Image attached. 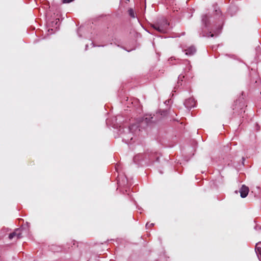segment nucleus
<instances>
[{
	"label": "nucleus",
	"instance_id": "423d86ee",
	"mask_svg": "<svg viewBox=\"0 0 261 261\" xmlns=\"http://www.w3.org/2000/svg\"><path fill=\"white\" fill-rule=\"evenodd\" d=\"M196 49L194 46H190L185 50L186 55L188 56H192L196 53Z\"/></svg>",
	"mask_w": 261,
	"mask_h": 261
},
{
	"label": "nucleus",
	"instance_id": "4468645a",
	"mask_svg": "<svg viewBox=\"0 0 261 261\" xmlns=\"http://www.w3.org/2000/svg\"><path fill=\"white\" fill-rule=\"evenodd\" d=\"M235 192H236V194H238V191H236Z\"/></svg>",
	"mask_w": 261,
	"mask_h": 261
},
{
	"label": "nucleus",
	"instance_id": "f257e3e1",
	"mask_svg": "<svg viewBox=\"0 0 261 261\" xmlns=\"http://www.w3.org/2000/svg\"><path fill=\"white\" fill-rule=\"evenodd\" d=\"M169 23L166 19H163L155 24H152V27L158 32L165 33L167 32Z\"/></svg>",
	"mask_w": 261,
	"mask_h": 261
},
{
	"label": "nucleus",
	"instance_id": "39448f33",
	"mask_svg": "<svg viewBox=\"0 0 261 261\" xmlns=\"http://www.w3.org/2000/svg\"><path fill=\"white\" fill-rule=\"evenodd\" d=\"M155 115L152 116L151 114L146 115L144 118L143 121H144L146 124H148L149 123L155 122L157 121L155 119H154V117Z\"/></svg>",
	"mask_w": 261,
	"mask_h": 261
},
{
	"label": "nucleus",
	"instance_id": "7ed1b4c3",
	"mask_svg": "<svg viewBox=\"0 0 261 261\" xmlns=\"http://www.w3.org/2000/svg\"><path fill=\"white\" fill-rule=\"evenodd\" d=\"M184 104L187 108L191 109L195 106L196 101L193 98H190L186 100Z\"/></svg>",
	"mask_w": 261,
	"mask_h": 261
},
{
	"label": "nucleus",
	"instance_id": "ddd939ff",
	"mask_svg": "<svg viewBox=\"0 0 261 261\" xmlns=\"http://www.w3.org/2000/svg\"><path fill=\"white\" fill-rule=\"evenodd\" d=\"M210 34H211V37H213L214 36V34L211 33H210Z\"/></svg>",
	"mask_w": 261,
	"mask_h": 261
},
{
	"label": "nucleus",
	"instance_id": "1a4fd4ad",
	"mask_svg": "<svg viewBox=\"0 0 261 261\" xmlns=\"http://www.w3.org/2000/svg\"><path fill=\"white\" fill-rule=\"evenodd\" d=\"M128 13L131 17L135 18V13L134 10L132 9H130L128 10Z\"/></svg>",
	"mask_w": 261,
	"mask_h": 261
},
{
	"label": "nucleus",
	"instance_id": "6e6552de",
	"mask_svg": "<svg viewBox=\"0 0 261 261\" xmlns=\"http://www.w3.org/2000/svg\"><path fill=\"white\" fill-rule=\"evenodd\" d=\"M168 114V112L167 111L163 110L161 111L159 113H156V116H158L159 115L163 116H166Z\"/></svg>",
	"mask_w": 261,
	"mask_h": 261
},
{
	"label": "nucleus",
	"instance_id": "0eeeda50",
	"mask_svg": "<svg viewBox=\"0 0 261 261\" xmlns=\"http://www.w3.org/2000/svg\"><path fill=\"white\" fill-rule=\"evenodd\" d=\"M255 252L259 259L261 261V242L256 244Z\"/></svg>",
	"mask_w": 261,
	"mask_h": 261
},
{
	"label": "nucleus",
	"instance_id": "20e7f679",
	"mask_svg": "<svg viewBox=\"0 0 261 261\" xmlns=\"http://www.w3.org/2000/svg\"><path fill=\"white\" fill-rule=\"evenodd\" d=\"M249 191V188L245 185H242L240 189L239 192L242 198H245L248 194Z\"/></svg>",
	"mask_w": 261,
	"mask_h": 261
},
{
	"label": "nucleus",
	"instance_id": "9b49d317",
	"mask_svg": "<svg viewBox=\"0 0 261 261\" xmlns=\"http://www.w3.org/2000/svg\"><path fill=\"white\" fill-rule=\"evenodd\" d=\"M138 125H136V124H132L130 125V126L129 127V129L130 130L133 132V130H134V128L135 127H138Z\"/></svg>",
	"mask_w": 261,
	"mask_h": 261
},
{
	"label": "nucleus",
	"instance_id": "9d476101",
	"mask_svg": "<svg viewBox=\"0 0 261 261\" xmlns=\"http://www.w3.org/2000/svg\"><path fill=\"white\" fill-rule=\"evenodd\" d=\"M234 104H235V107H234V106H232V109L233 110H234L235 109L237 108L236 106L238 105V104H240V101L238 100H237L236 101H234Z\"/></svg>",
	"mask_w": 261,
	"mask_h": 261
},
{
	"label": "nucleus",
	"instance_id": "f8f14e48",
	"mask_svg": "<svg viewBox=\"0 0 261 261\" xmlns=\"http://www.w3.org/2000/svg\"><path fill=\"white\" fill-rule=\"evenodd\" d=\"M73 0H62L63 3H69L72 2Z\"/></svg>",
	"mask_w": 261,
	"mask_h": 261
},
{
	"label": "nucleus",
	"instance_id": "f03ea898",
	"mask_svg": "<svg viewBox=\"0 0 261 261\" xmlns=\"http://www.w3.org/2000/svg\"><path fill=\"white\" fill-rule=\"evenodd\" d=\"M22 237L21 229L19 228L16 229L14 232L10 233L9 238L10 240L15 239L16 240L21 238Z\"/></svg>",
	"mask_w": 261,
	"mask_h": 261
}]
</instances>
